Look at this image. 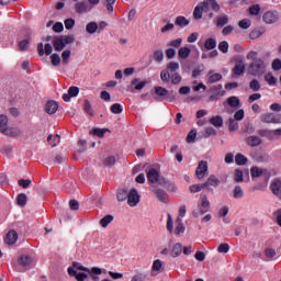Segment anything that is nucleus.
I'll return each instance as SVG.
<instances>
[{
    "mask_svg": "<svg viewBox=\"0 0 281 281\" xmlns=\"http://www.w3.org/2000/svg\"><path fill=\"white\" fill-rule=\"evenodd\" d=\"M247 60H252L248 66L249 76L260 77L267 72V64L262 58H258V52H249L246 56Z\"/></svg>",
    "mask_w": 281,
    "mask_h": 281,
    "instance_id": "f257e3e1",
    "label": "nucleus"
},
{
    "mask_svg": "<svg viewBox=\"0 0 281 281\" xmlns=\"http://www.w3.org/2000/svg\"><path fill=\"white\" fill-rule=\"evenodd\" d=\"M76 41L74 35H61L53 38V47L56 52H63L67 45H71Z\"/></svg>",
    "mask_w": 281,
    "mask_h": 281,
    "instance_id": "f03ea898",
    "label": "nucleus"
},
{
    "mask_svg": "<svg viewBox=\"0 0 281 281\" xmlns=\"http://www.w3.org/2000/svg\"><path fill=\"white\" fill-rule=\"evenodd\" d=\"M69 269H75V271H85L86 273L90 274V278H92L93 281H100V277L98 276H102V269L98 267L89 269L85 266H81L79 262H74L72 267H69Z\"/></svg>",
    "mask_w": 281,
    "mask_h": 281,
    "instance_id": "7ed1b4c3",
    "label": "nucleus"
},
{
    "mask_svg": "<svg viewBox=\"0 0 281 281\" xmlns=\"http://www.w3.org/2000/svg\"><path fill=\"white\" fill-rule=\"evenodd\" d=\"M207 212H210V201L206 195H202L201 203L198 204V207L192 212V216L199 218V216H203V214H207Z\"/></svg>",
    "mask_w": 281,
    "mask_h": 281,
    "instance_id": "20e7f679",
    "label": "nucleus"
},
{
    "mask_svg": "<svg viewBox=\"0 0 281 281\" xmlns=\"http://www.w3.org/2000/svg\"><path fill=\"white\" fill-rule=\"evenodd\" d=\"M203 12H210V2L203 1L194 8L193 19L194 21H201L203 19Z\"/></svg>",
    "mask_w": 281,
    "mask_h": 281,
    "instance_id": "39448f33",
    "label": "nucleus"
},
{
    "mask_svg": "<svg viewBox=\"0 0 281 281\" xmlns=\"http://www.w3.org/2000/svg\"><path fill=\"white\" fill-rule=\"evenodd\" d=\"M262 19L265 23H267L268 25H272V23H278L280 14L278 13V11H268L263 14Z\"/></svg>",
    "mask_w": 281,
    "mask_h": 281,
    "instance_id": "423d86ee",
    "label": "nucleus"
},
{
    "mask_svg": "<svg viewBox=\"0 0 281 281\" xmlns=\"http://www.w3.org/2000/svg\"><path fill=\"white\" fill-rule=\"evenodd\" d=\"M139 203V193L137 189H132L127 195V205L135 207Z\"/></svg>",
    "mask_w": 281,
    "mask_h": 281,
    "instance_id": "0eeeda50",
    "label": "nucleus"
},
{
    "mask_svg": "<svg viewBox=\"0 0 281 281\" xmlns=\"http://www.w3.org/2000/svg\"><path fill=\"white\" fill-rule=\"evenodd\" d=\"M52 52H54V47L52 46V44L47 43L45 45H43V43H38L37 44V53L38 56H52Z\"/></svg>",
    "mask_w": 281,
    "mask_h": 281,
    "instance_id": "6e6552de",
    "label": "nucleus"
},
{
    "mask_svg": "<svg viewBox=\"0 0 281 281\" xmlns=\"http://www.w3.org/2000/svg\"><path fill=\"white\" fill-rule=\"evenodd\" d=\"M270 190L272 194H274V196H277L281 201V179L280 178H277L271 181Z\"/></svg>",
    "mask_w": 281,
    "mask_h": 281,
    "instance_id": "1a4fd4ad",
    "label": "nucleus"
},
{
    "mask_svg": "<svg viewBox=\"0 0 281 281\" xmlns=\"http://www.w3.org/2000/svg\"><path fill=\"white\" fill-rule=\"evenodd\" d=\"M195 175L199 180L205 178V175H207V161L202 160L199 162L198 168L195 169Z\"/></svg>",
    "mask_w": 281,
    "mask_h": 281,
    "instance_id": "9d476101",
    "label": "nucleus"
},
{
    "mask_svg": "<svg viewBox=\"0 0 281 281\" xmlns=\"http://www.w3.org/2000/svg\"><path fill=\"white\" fill-rule=\"evenodd\" d=\"M261 122L266 124H280V119L274 113H266L261 115Z\"/></svg>",
    "mask_w": 281,
    "mask_h": 281,
    "instance_id": "9b49d317",
    "label": "nucleus"
},
{
    "mask_svg": "<svg viewBox=\"0 0 281 281\" xmlns=\"http://www.w3.org/2000/svg\"><path fill=\"white\" fill-rule=\"evenodd\" d=\"M162 177H159V171H157V169L151 168L147 171V180L149 181V183H158L159 181H161Z\"/></svg>",
    "mask_w": 281,
    "mask_h": 281,
    "instance_id": "f8f14e48",
    "label": "nucleus"
},
{
    "mask_svg": "<svg viewBox=\"0 0 281 281\" xmlns=\"http://www.w3.org/2000/svg\"><path fill=\"white\" fill-rule=\"evenodd\" d=\"M245 61L243 59H237L233 68L234 76L240 77L245 74Z\"/></svg>",
    "mask_w": 281,
    "mask_h": 281,
    "instance_id": "ddd939ff",
    "label": "nucleus"
},
{
    "mask_svg": "<svg viewBox=\"0 0 281 281\" xmlns=\"http://www.w3.org/2000/svg\"><path fill=\"white\" fill-rule=\"evenodd\" d=\"M168 93H169L168 89L161 86L155 87V94L157 95L156 97L157 102H164V99L168 98Z\"/></svg>",
    "mask_w": 281,
    "mask_h": 281,
    "instance_id": "4468645a",
    "label": "nucleus"
},
{
    "mask_svg": "<svg viewBox=\"0 0 281 281\" xmlns=\"http://www.w3.org/2000/svg\"><path fill=\"white\" fill-rule=\"evenodd\" d=\"M80 93V88L72 86L68 89V93L63 94L64 102H69L71 98H76Z\"/></svg>",
    "mask_w": 281,
    "mask_h": 281,
    "instance_id": "2eb2a0df",
    "label": "nucleus"
},
{
    "mask_svg": "<svg viewBox=\"0 0 281 281\" xmlns=\"http://www.w3.org/2000/svg\"><path fill=\"white\" fill-rule=\"evenodd\" d=\"M19 240V233L16 231H9L4 237L5 245H14Z\"/></svg>",
    "mask_w": 281,
    "mask_h": 281,
    "instance_id": "dca6fc26",
    "label": "nucleus"
},
{
    "mask_svg": "<svg viewBox=\"0 0 281 281\" xmlns=\"http://www.w3.org/2000/svg\"><path fill=\"white\" fill-rule=\"evenodd\" d=\"M68 274L71 278H76L77 281H85L86 279L89 278V276L85 272L78 273V271L74 268H68Z\"/></svg>",
    "mask_w": 281,
    "mask_h": 281,
    "instance_id": "f3484780",
    "label": "nucleus"
},
{
    "mask_svg": "<svg viewBox=\"0 0 281 281\" xmlns=\"http://www.w3.org/2000/svg\"><path fill=\"white\" fill-rule=\"evenodd\" d=\"M221 89H223L222 85L212 88V91H216V93L209 98L210 102H216V100H220L222 95H225V91H221Z\"/></svg>",
    "mask_w": 281,
    "mask_h": 281,
    "instance_id": "a211bd4d",
    "label": "nucleus"
},
{
    "mask_svg": "<svg viewBox=\"0 0 281 281\" xmlns=\"http://www.w3.org/2000/svg\"><path fill=\"white\" fill-rule=\"evenodd\" d=\"M153 192L156 195V198L158 199V201H160V203H167L168 193H166V191H164L162 189H159V188H154Z\"/></svg>",
    "mask_w": 281,
    "mask_h": 281,
    "instance_id": "6ab92c4d",
    "label": "nucleus"
},
{
    "mask_svg": "<svg viewBox=\"0 0 281 281\" xmlns=\"http://www.w3.org/2000/svg\"><path fill=\"white\" fill-rule=\"evenodd\" d=\"M159 186H162V188H166L169 192H177V186L164 177L160 178Z\"/></svg>",
    "mask_w": 281,
    "mask_h": 281,
    "instance_id": "aec40b11",
    "label": "nucleus"
},
{
    "mask_svg": "<svg viewBox=\"0 0 281 281\" xmlns=\"http://www.w3.org/2000/svg\"><path fill=\"white\" fill-rule=\"evenodd\" d=\"M210 186H212L213 188H218V186H221V180L216 178V176L211 175L206 182L203 183L204 188H210Z\"/></svg>",
    "mask_w": 281,
    "mask_h": 281,
    "instance_id": "412c9836",
    "label": "nucleus"
},
{
    "mask_svg": "<svg viewBox=\"0 0 281 281\" xmlns=\"http://www.w3.org/2000/svg\"><path fill=\"white\" fill-rule=\"evenodd\" d=\"M45 111L48 115H54L56 111H58V102L56 101H47L45 105Z\"/></svg>",
    "mask_w": 281,
    "mask_h": 281,
    "instance_id": "4be33fe9",
    "label": "nucleus"
},
{
    "mask_svg": "<svg viewBox=\"0 0 281 281\" xmlns=\"http://www.w3.org/2000/svg\"><path fill=\"white\" fill-rule=\"evenodd\" d=\"M183 252V246L181 243H176L171 248V258H179Z\"/></svg>",
    "mask_w": 281,
    "mask_h": 281,
    "instance_id": "5701e85b",
    "label": "nucleus"
},
{
    "mask_svg": "<svg viewBox=\"0 0 281 281\" xmlns=\"http://www.w3.org/2000/svg\"><path fill=\"white\" fill-rule=\"evenodd\" d=\"M76 12L78 14H85V12H91V5L86 2H79L76 4Z\"/></svg>",
    "mask_w": 281,
    "mask_h": 281,
    "instance_id": "b1692460",
    "label": "nucleus"
},
{
    "mask_svg": "<svg viewBox=\"0 0 281 281\" xmlns=\"http://www.w3.org/2000/svg\"><path fill=\"white\" fill-rule=\"evenodd\" d=\"M229 23V16L227 15H220L215 20L216 27H225Z\"/></svg>",
    "mask_w": 281,
    "mask_h": 281,
    "instance_id": "393cba45",
    "label": "nucleus"
},
{
    "mask_svg": "<svg viewBox=\"0 0 281 281\" xmlns=\"http://www.w3.org/2000/svg\"><path fill=\"white\" fill-rule=\"evenodd\" d=\"M209 122H210V124L215 126V128H222V126H223V116H221V115L212 116L209 120Z\"/></svg>",
    "mask_w": 281,
    "mask_h": 281,
    "instance_id": "a878e982",
    "label": "nucleus"
},
{
    "mask_svg": "<svg viewBox=\"0 0 281 281\" xmlns=\"http://www.w3.org/2000/svg\"><path fill=\"white\" fill-rule=\"evenodd\" d=\"M191 53H192V49H190V47L183 46L179 48L178 56L179 58H182L183 60H186V58H188Z\"/></svg>",
    "mask_w": 281,
    "mask_h": 281,
    "instance_id": "bb28decb",
    "label": "nucleus"
},
{
    "mask_svg": "<svg viewBox=\"0 0 281 281\" xmlns=\"http://www.w3.org/2000/svg\"><path fill=\"white\" fill-rule=\"evenodd\" d=\"M47 142L48 144L52 146V148H56L58 146V144H60V135H48L47 137Z\"/></svg>",
    "mask_w": 281,
    "mask_h": 281,
    "instance_id": "cd10ccee",
    "label": "nucleus"
},
{
    "mask_svg": "<svg viewBox=\"0 0 281 281\" xmlns=\"http://www.w3.org/2000/svg\"><path fill=\"white\" fill-rule=\"evenodd\" d=\"M247 144L254 148L256 146H260L262 144V139L260 136H250L247 138Z\"/></svg>",
    "mask_w": 281,
    "mask_h": 281,
    "instance_id": "c85d7f7f",
    "label": "nucleus"
},
{
    "mask_svg": "<svg viewBox=\"0 0 281 281\" xmlns=\"http://www.w3.org/2000/svg\"><path fill=\"white\" fill-rule=\"evenodd\" d=\"M2 135H8L9 137H19V135H21V130L16 127H8L5 132H2Z\"/></svg>",
    "mask_w": 281,
    "mask_h": 281,
    "instance_id": "c756f323",
    "label": "nucleus"
},
{
    "mask_svg": "<svg viewBox=\"0 0 281 281\" xmlns=\"http://www.w3.org/2000/svg\"><path fill=\"white\" fill-rule=\"evenodd\" d=\"M220 80H223V75L215 72L212 75V71L209 72V85H214V82H218Z\"/></svg>",
    "mask_w": 281,
    "mask_h": 281,
    "instance_id": "7c9ffc66",
    "label": "nucleus"
},
{
    "mask_svg": "<svg viewBox=\"0 0 281 281\" xmlns=\"http://www.w3.org/2000/svg\"><path fill=\"white\" fill-rule=\"evenodd\" d=\"M176 235L179 236L186 232V226L183 225V220H181V217H178L176 220Z\"/></svg>",
    "mask_w": 281,
    "mask_h": 281,
    "instance_id": "2f4dec72",
    "label": "nucleus"
},
{
    "mask_svg": "<svg viewBox=\"0 0 281 281\" xmlns=\"http://www.w3.org/2000/svg\"><path fill=\"white\" fill-rule=\"evenodd\" d=\"M8 116L5 114H0V133H5L8 128Z\"/></svg>",
    "mask_w": 281,
    "mask_h": 281,
    "instance_id": "473e14b6",
    "label": "nucleus"
},
{
    "mask_svg": "<svg viewBox=\"0 0 281 281\" xmlns=\"http://www.w3.org/2000/svg\"><path fill=\"white\" fill-rule=\"evenodd\" d=\"M128 194L130 191L128 189H120L116 193V199L117 201L122 202V201H126V199H128Z\"/></svg>",
    "mask_w": 281,
    "mask_h": 281,
    "instance_id": "72a5a7b5",
    "label": "nucleus"
},
{
    "mask_svg": "<svg viewBox=\"0 0 281 281\" xmlns=\"http://www.w3.org/2000/svg\"><path fill=\"white\" fill-rule=\"evenodd\" d=\"M175 23L179 27H187V25H190V21L183 15L177 16Z\"/></svg>",
    "mask_w": 281,
    "mask_h": 281,
    "instance_id": "f704fd0d",
    "label": "nucleus"
},
{
    "mask_svg": "<svg viewBox=\"0 0 281 281\" xmlns=\"http://www.w3.org/2000/svg\"><path fill=\"white\" fill-rule=\"evenodd\" d=\"M16 203L20 207H25V205H27V194L25 193L18 194Z\"/></svg>",
    "mask_w": 281,
    "mask_h": 281,
    "instance_id": "c9c22d12",
    "label": "nucleus"
},
{
    "mask_svg": "<svg viewBox=\"0 0 281 281\" xmlns=\"http://www.w3.org/2000/svg\"><path fill=\"white\" fill-rule=\"evenodd\" d=\"M228 106H232V109H238L240 106V99L238 97H229L227 99Z\"/></svg>",
    "mask_w": 281,
    "mask_h": 281,
    "instance_id": "e433bc0d",
    "label": "nucleus"
},
{
    "mask_svg": "<svg viewBox=\"0 0 281 281\" xmlns=\"http://www.w3.org/2000/svg\"><path fill=\"white\" fill-rule=\"evenodd\" d=\"M83 111L87 113V115H90V117H93L95 115V113L93 112V106H91V102H89V100H85Z\"/></svg>",
    "mask_w": 281,
    "mask_h": 281,
    "instance_id": "4c0bfd02",
    "label": "nucleus"
},
{
    "mask_svg": "<svg viewBox=\"0 0 281 281\" xmlns=\"http://www.w3.org/2000/svg\"><path fill=\"white\" fill-rule=\"evenodd\" d=\"M265 80L266 82H268L270 87L278 85V78H276L271 72H268L267 75H265Z\"/></svg>",
    "mask_w": 281,
    "mask_h": 281,
    "instance_id": "58836bf2",
    "label": "nucleus"
},
{
    "mask_svg": "<svg viewBox=\"0 0 281 281\" xmlns=\"http://www.w3.org/2000/svg\"><path fill=\"white\" fill-rule=\"evenodd\" d=\"M153 58L155 63H164V50L162 49L154 50Z\"/></svg>",
    "mask_w": 281,
    "mask_h": 281,
    "instance_id": "ea45409f",
    "label": "nucleus"
},
{
    "mask_svg": "<svg viewBox=\"0 0 281 281\" xmlns=\"http://www.w3.org/2000/svg\"><path fill=\"white\" fill-rule=\"evenodd\" d=\"M247 161H249V159H247V157H245L243 154H237L235 156V162L237 166H246Z\"/></svg>",
    "mask_w": 281,
    "mask_h": 281,
    "instance_id": "a19ab883",
    "label": "nucleus"
},
{
    "mask_svg": "<svg viewBox=\"0 0 281 281\" xmlns=\"http://www.w3.org/2000/svg\"><path fill=\"white\" fill-rule=\"evenodd\" d=\"M19 263L22 265V267H30V265H32V257L22 255L19 259Z\"/></svg>",
    "mask_w": 281,
    "mask_h": 281,
    "instance_id": "79ce46f5",
    "label": "nucleus"
},
{
    "mask_svg": "<svg viewBox=\"0 0 281 281\" xmlns=\"http://www.w3.org/2000/svg\"><path fill=\"white\" fill-rule=\"evenodd\" d=\"M86 32H88V34H95V32L98 31V23L97 22H90L86 25Z\"/></svg>",
    "mask_w": 281,
    "mask_h": 281,
    "instance_id": "37998d69",
    "label": "nucleus"
},
{
    "mask_svg": "<svg viewBox=\"0 0 281 281\" xmlns=\"http://www.w3.org/2000/svg\"><path fill=\"white\" fill-rule=\"evenodd\" d=\"M204 47L209 50L216 49V40L213 37L207 38L204 43Z\"/></svg>",
    "mask_w": 281,
    "mask_h": 281,
    "instance_id": "c03bdc74",
    "label": "nucleus"
},
{
    "mask_svg": "<svg viewBox=\"0 0 281 281\" xmlns=\"http://www.w3.org/2000/svg\"><path fill=\"white\" fill-rule=\"evenodd\" d=\"M30 35H27V38L25 40H22L20 43H19V48L21 52H26V49L30 48Z\"/></svg>",
    "mask_w": 281,
    "mask_h": 281,
    "instance_id": "a18cd8bd",
    "label": "nucleus"
},
{
    "mask_svg": "<svg viewBox=\"0 0 281 281\" xmlns=\"http://www.w3.org/2000/svg\"><path fill=\"white\" fill-rule=\"evenodd\" d=\"M131 85L135 87L136 91H142L146 87V81H139V79L132 80Z\"/></svg>",
    "mask_w": 281,
    "mask_h": 281,
    "instance_id": "49530a36",
    "label": "nucleus"
},
{
    "mask_svg": "<svg viewBox=\"0 0 281 281\" xmlns=\"http://www.w3.org/2000/svg\"><path fill=\"white\" fill-rule=\"evenodd\" d=\"M110 223H113V215H105L100 220L101 227H109Z\"/></svg>",
    "mask_w": 281,
    "mask_h": 281,
    "instance_id": "de8ad7c7",
    "label": "nucleus"
},
{
    "mask_svg": "<svg viewBox=\"0 0 281 281\" xmlns=\"http://www.w3.org/2000/svg\"><path fill=\"white\" fill-rule=\"evenodd\" d=\"M110 111L114 115H120V113H122V111H124V109L122 108V104L114 103V104L111 105Z\"/></svg>",
    "mask_w": 281,
    "mask_h": 281,
    "instance_id": "09e8293b",
    "label": "nucleus"
},
{
    "mask_svg": "<svg viewBox=\"0 0 281 281\" xmlns=\"http://www.w3.org/2000/svg\"><path fill=\"white\" fill-rule=\"evenodd\" d=\"M106 128H93L91 132H90V135H95L97 137H104V135L106 134Z\"/></svg>",
    "mask_w": 281,
    "mask_h": 281,
    "instance_id": "8fccbe9b",
    "label": "nucleus"
},
{
    "mask_svg": "<svg viewBox=\"0 0 281 281\" xmlns=\"http://www.w3.org/2000/svg\"><path fill=\"white\" fill-rule=\"evenodd\" d=\"M179 69V63L177 61H170L167 64L166 70L169 71V74H175Z\"/></svg>",
    "mask_w": 281,
    "mask_h": 281,
    "instance_id": "3c124183",
    "label": "nucleus"
},
{
    "mask_svg": "<svg viewBox=\"0 0 281 281\" xmlns=\"http://www.w3.org/2000/svg\"><path fill=\"white\" fill-rule=\"evenodd\" d=\"M234 199H243V196H245V192L243 191V188H240V186H236L234 191Z\"/></svg>",
    "mask_w": 281,
    "mask_h": 281,
    "instance_id": "603ef678",
    "label": "nucleus"
},
{
    "mask_svg": "<svg viewBox=\"0 0 281 281\" xmlns=\"http://www.w3.org/2000/svg\"><path fill=\"white\" fill-rule=\"evenodd\" d=\"M260 4H254L251 7H249V14L251 16H258V14H260Z\"/></svg>",
    "mask_w": 281,
    "mask_h": 281,
    "instance_id": "864d4df0",
    "label": "nucleus"
},
{
    "mask_svg": "<svg viewBox=\"0 0 281 281\" xmlns=\"http://www.w3.org/2000/svg\"><path fill=\"white\" fill-rule=\"evenodd\" d=\"M228 131L234 132L238 131V121L235 119H228Z\"/></svg>",
    "mask_w": 281,
    "mask_h": 281,
    "instance_id": "5fc2aeb1",
    "label": "nucleus"
},
{
    "mask_svg": "<svg viewBox=\"0 0 281 281\" xmlns=\"http://www.w3.org/2000/svg\"><path fill=\"white\" fill-rule=\"evenodd\" d=\"M117 0H101V2L105 5L108 12H113V5Z\"/></svg>",
    "mask_w": 281,
    "mask_h": 281,
    "instance_id": "6e6d98bb",
    "label": "nucleus"
},
{
    "mask_svg": "<svg viewBox=\"0 0 281 281\" xmlns=\"http://www.w3.org/2000/svg\"><path fill=\"white\" fill-rule=\"evenodd\" d=\"M60 55H58V53H54L50 56V63L53 65V67H58V65H60Z\"/></svg>",
    "mask_w": 281,
    "mask_h": 281,
    "instance_id": "4d7b16f0",
    "label": "nucleus"
},
{
    "mask_svg": "<svg viewBox=\"0 0 281 281\" xmlns=\"http://www.w3.org/2000/svg\"><path fill=\"white\" fill-rule=\"evenodd\" d=\"M170 71H168L167 69L160 71V79L162 80V82H170Z\"/></svg>",
    "mask_w": 281,
    "mask_h": 281,
    "instance_id": "13d9d810",
    "label": "nucleus"
},
{
    "mask_svg": "<svg viewBox=\"0 0 281 281\" xmlns=\"http://www.w3.org/2000/svg\"><path fill=\"white\" fill-rule=\"evenodd\" d=\"M181 80H182V78H181V75L179 72L171 74V82L173 85H181Z\"/></svg>",
    "mask_w": 281,
    "mask_h": 281,
    "instance_id": "bf43d9fd",
    "label": "nucleus"
},
{
    "mask_svg": "<svg viewBox=\"0 0 281 281\" xmlns=\"http://www.w3.org/2000/svg\"><path fill=\"white\" fill-rule=\"evenodd\" d=\"M162 267H164V262H161V260H159V259H156L153 262L151 269H153V271H161Z\"/></svg>",
    "mask_w": 281,
    "mask_h": 281,
    "instance_id": "052dcab7",
    "label": "nucleus"
},
{
    "mask_svg": "<svg viewBox=\"0 0 281 281\" xmlns=\"http://www.w3.org/2000/svg\"><path fill=\"white\" fill-rule=\"evenodd\" d=\"M234 181H235V183H240V182L244 181V179H243V170H239V169L235 170Z\"/></svg>",
    "mask_w": 281,
    "mask_h": 281,
    "instance_id": "680f3d73",
    "label": "nucleus"
},
{
    "mask_svg": "<svg viewBox=\"0 0 281 281\" xmlns=\"http://www.w3.org/2000/svg\"><path fill=\"white\" fill-rule=\"evenodd\" d=\"M115 156H109L104 159L103 164L106 167L115 166Z\"/></svg>",
    "mask_w": 281,
    "mask_h": 281,
    "instance_id": "e2e57ef3",
    "label": "nucleus"
},
{
    "mask_svg": "<svg viewBox=\"0 0 281 281\" xmlns=\"http://www.w3.org/2000/svg\"><path fill=\"white\" fill-rule=\"evenodd\" d=\"M249 87L252 91H260V81H258L257 79H254L250 81Z\"/></svg>",
    "mask_w": 281,
    "mask_h": 281,
    "instance_id": "0e129e2a",
    "label": "nucleus"
},
{
    "mask_svg": "<svg viewBox=\"0 0 281 281\" xmlns=\"http://www.w3.org/2000/svg\"><path fill=\"white\" fill-rule=\"evenodd\" d=\"M212 136H216V130H214V127H205L204 137L207 138Z\"/></svg>",
    "mask_w": 281,
    "mask_h": 281,
    "instance_id": "69168bd1",
    "label": "nucleus"
},
{
    "mask_svg": "<svg viewBox=\"0 0 281 281\" xmlns=\"http://www.w3.org/2000/svg\"><path fill=\"white\" fill-rule=\"evenodd\" d=\"M218 254H227L229 251V244H221L217 247Z\"/></svg>",
    "mask_w": 281,
    "mask_h": 281,
    "instance_id": "338daca9",
    "label": "nucleus"
},
{
    "mask_svg": "<svg viewBox=\"0 0 281 281\" xmlns=\"http://www.w3.org/2000/svg\"><path fill=\"white\" fill-rule=\"evenodd\" d=\"M272 69H273V71H280V69H281V60L280 59H274L272 61Z\"/></svg>",
    "mask_w": 281,
    "mask_h": 281,
    "instance_id": "774afa93",
    "label": "nucleus"
}]
</instances>
